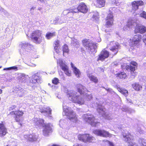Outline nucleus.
Segmentation results:
<instances>
[{
    "mask_svg": "<svg viewBox=\"0 0 146 146\" xmlns=\"http://www.w3.org/2000/svg\"><path fill=\"white\" fill-rule=\"evenodd\" d=\"M59 75L63 77L64 74L62 71H60L59 72Z\"/></svg>",
    "mask_w": 146,
    "mask_h": 146,
    "instance_id": "6e6d98bb",
    "label": "nucleus"
},
{
    "mask_svg": "<svg viewBox=\"0 0 146 146\" xmlns=\"http://www.w3.org/2000/svg\"><path fill=\"white\" fill-rule=\"evenodd\" d=\"M10 68L11 70H14L15 71L17 70H18L17 67L15 66L11 67H10Z\"/></svg>",
    "mask_w": 146,
    "mask_h": 146,
    "instance_id": "603ef678",
    "label": "nucleus"
},
{
    "mask_svg": "<svg viewBox=\"0 0 146 146\" xmlns=\"http://www.w3.org/2000/svg\"><path fill=\"white\" fill-rule=\"evenodd\" d=\"M67 95L69 100L74 103L79 104H84V99L82 97V95H77V92L74 91H69L67 92Z\"/></svg>",
    "mask_w": 146,
    "mask_h": 146,
    "instance_id": "7ed1b4c3",
    "label": "nucleus"
},
{
    "mask_svg": "<svg viewBox=\"0 0 146 146\" xmlns=\"http://www.w3.org/2000/svg\"><path fill=\"white\" fill-rule=\"evenodd\" d=\"M71 44L73 46H76V45H78L79 42L77 39L72 38V39Z\"/></svg>",
    "mask_w": 146,
    "mask_h": 146,
    "instance_id": "a19ab883",
    "label": "nucleus"
},
{
    "mask_svg": "<svg viewBox=\"0 0 146 146\" xmlns=\"http://www.w3.org/2000/svg\"><path fill=\"white\" fill-rule=\"evenodd\" d=\"M62 51L64 56H66L68 54L69 51L68 46L66 44L63 46Z\"/></svg>",
    "mask_w": 146,
    "mask_h": 146,
    "instance_id": "72a5a7b5",
    "label": "nucleus"
},
{
    "mask_svg": "<svg viewBox=\"0 0 146 146\" xmlns=\"http://www.w3.org/2000/svg\"><path fill=\"white\" fill-rule=\"evenodd\" d=\"M74 9H72L70 11H69L68 10H65L63 11L62 14L61 15L62 16H65L66 15H68V16L69 15H72L74 13V12H72L74 11Z\"/></svg>",
    "mask_w": 146,
    "mask_h": 146,
    "instance_id": "f704fd0d",
    "label": "nucleus"
},
{
    "mask_svg": "<svg viewBox=\"0 0 146 146\" xmlns=\"http://www.w3.org/2000/svg\"><path fill=\"white\" fill-rule=\"evenodd\" d=\"M141 39V36L139 34L134 35L131 39H130L129 45L132 49L138 47Z\"/></svg>",
    "mask_w": 146,
    "mask_h": 146,
    "instance_id": "6e6552de",
    "label": "nucleus"
},
{
    "mask_svg": "<svg viewBox=\"0 0 146 146\" xmlns=\"http://www.w3.org/2000/svg\"><path fill=\"white\" fill-rule=\"evenodd\" d=\"M97 111L100 115L104 116L105 114V109L104 107L101 105L102 104H100L97 103H96Z\"/></svg>",
    "mask_w": 146,
    "mask_h": 146,
    "instance_id": "bb28decb",
    "label": "nucleus"
},
{
    "mask_svg": "<svg viewBox=\"0 0 146 146\" xmlns=\"http://www.w3.org/2000/svg\"><path fill=\"white\" fill-rule=\"evenodd\" d=\"M143 146H146V143L144 142L142 143Z\"/></svg>",
    "mask_w": 146,
    "mask_h": 146,
    "instance_id": "69168bd1",
    "label": "nucleus"
},
{
    "mask_svg": "<svg viewBox=\"0 0 146 146\" xmlns=\"http://www.w3.org/2000/svg\"><path fill=\"white\" fill-rule=\"evenodd\" d=\"M88 11V9L87 6L84 3H80L78 7L75 8L72 12L74 13H76L79 11L84 13H86Z\"/></svg>",
    "mask_w": 146,
    "mask_h": 146,
    "instance_id": "2eb2a0df",
    "label": "nucleus"
},
{
    "mask_svg": "<svg viewBox=\"0 0 146 146\" xmlns=\"http://www.w3.org/2000/svg\"><path fill=\"white\" fill-rule=\"evenodd\" d=\"M38 74H35L32 76V83H41V78L37 75Z\"/></svg>",
    "mask_w": 146,
    "mask_h": 146,
    "instance_id": "cd10ccee",
    "label": "nucleus"
},
{
    "mask_svg": "<svg viewBox=\"0 0 146 146\" xmlns=\"http://www.w3.org/2000/svg\"><path fill=\"white\" fill-rule=\"evenodd\" d=\"M78 138L79 140H82L84 142H93L95 138L92 136H90L88 134H80Z\"/></svg>",
    "mask_w": 146,
    "mask_h": 146,
    "instance_id": "ddd939ff",
    "label": "nucleus"
},
{
    "mask_svg": "<svg viewBox=\"0 0 146 146\" xmlns=\"http://www.w3.org/2000/svg\"><path fill=\"white\" fill-rule=\"evenodd\" d=\"M107 142L109 144L110 146H114V144L112 142H111L110 141L107 140Z\"/></svg>",
    "mask_w": 146,
    "mask_h": 146,
    "instance_id": "864d4df0",
    "label": "nucleus"
},
{
    "mask_svg": "<svg viewBox=\"0 0 146 146\" xmlns=\"http://www.w3.org/2000/svg\"><path fill=\"white\" fill-rule=\"evenodd\" d=\"M88 76L90 81L94 82L95 83H97L98 82V80L97 77L93 75L92 74H88Z\"/></svg>",
    "mask_w": 146,
    "mask_h": 146,
    "instance_id": "473e14b6",
    "label": "nucleus"
},
{
    "mask_svg": "<svg viewBox=\"0 0 146 146\" xmlns=\"http://www.w3.org/2000/svg\"><path fill=\"white\" fill-rule=\"evenodd\" d=\"M95 134L98 136L104 137H110L111 135L108 132L104 130H96L93 131Z\"/></svg>",
    "mask_w": 146,
    "mask_h": 146,
    "instance_id": "f3484780",
    "label": "nucleus"
},
{
    "mask_svg": "<svg viewBox=\"0 0 146 146\" xmlns=\"http://www.w3.org/2000/svg\"><path fill=\"white\" fill-rule=\"evenodd\" d=\"M144 5V3L141 1H134L132 3V9L133 10L135 11L138 9L139 6Z\"/></svg>",
    "mask_w": 146,
    "mask_h": 146,
    "instance_id": "b1692460",
    "label": "nucleus"
},
{
    "mask_svg": "<svg viewBox=\"0 0 146 146\" xmlns=\"http://www.w3.org/2000/svg\"><path fill=\"white\" fill-rule=\"evenodd\" d=\"M117 77H119L120 78L125 79L127 76L126 74L124 72H122L116 74Z\"/></svg>",
    "mask_w": 146,
    "mask_h": 146,
    "instance_id": "58836bf2",
    "label": "nucleus"
},
{
    "mask_svg": "<svg viewBox=\"0 0 146 146\" xmlns=\"http://www.w3.org/2000/svg\"><path fill=\"white\" fill-rule=\"evenodd\" d=\"M98 70H100L101 72H103L104 71V68L102 67L98 68Z\"/></svg>",
    "mask_w": 146,
    "mask_h": 146,
    "instance_id": "4d7b16f0",
    "label": "nucleus"
},
{
    "mask_svg": "<svg viewBox=\"0 0 146 146\" xmlns=\"http://www.w3.org/2000/svg\"><path fill=\"white\" fill-rule=\"evenodd\" d=\"M110 49L112 52H113V55H115L118 52V49L119 47V44L114 41H111L110 42Z\"/></svg>",
    "mask_w": 146,
    "mask_h": 146,
    "instance_id": "dca6fc26",
    "label": "nucleus"
},
{
    "mask_svg": "<svg viewBox=\"0 0 146 146\" xmlns=\"http://www.w3.org/2000/svg\"><path fill=\"white\" fill-rule=\"evenodd\" d=\"M71 66L72 68L73 72L74 73L76 77L78 78L80 77V75L81 74V72L79 70L75 67L73 64L71 62Z\"/></svg>",
    "mask_w": 146,
    "mask_h": 146,
    "instance_id": "c756f323",
    "label": "nucleus"
},
{
    "mask_svg": "<svg viewBox=\"0 0 146 146\" xmlns=\"http://www.w3.org/2000/svg\"><path fill=\"white\" fill-rule=\"evenodd\" d=\"M115 87L119 92L123 94L125 96H127L128 92L127 90L122 88H120L119 86L118 85H116Z\"/></svg>",
    "mask_w": 146,
    "mask_h": 146,
    "instance_id": "c85d7f7f",
    "label": "nucleus"
},
{
    "mask_svg": "<svg viewBox=\"0 0 146 146\" xmlns=\"http://www.w3.org/2000/svg\"><path fill=\"white\" fill-rule=\"evenodd\" d=\"M77 87L78 92L80 94H83L84 97L88 99L89 100L92 98V96L91 95L88 94L86 92H89L87 90L84 86L80 84H78L77 85Z\"/></svg>",
    "mask_w": 146,
    "mask_h": 146,
    "instance_id": "9b49d317",
    "label": "nucleus"
},
{
    "mask_svg": "<svg viewBox=\"0 0 146 146\" xmlns=\"http://www.w3.org/2000/svg\"><path fill=\"white\" fill-rule=\"evenodd\" d=\"M63 111L65 115L68 117V118L71 121L76 122L77 121L76 114L70 108L67 106L64 103L63 104Z\"/></svg>",
    "mask_w": 146,
    "mask_h": 146,
    "instance_id": "20e7f679",
    "label": "nucleus"
},
{
    "mask_svg": "<svg viewBox=\"0 0 146 146\" xmlns=\"http://www.w3.org/2000/svg\"><path fill=\"white\" fill-rule=\"evenodd\" d=\"M21 88L19 86L14 87L13 88V92L15 93H18L19 92V91L20 90Z\"/></svg>",
    "mask_w": 146,
    "mask_h": 146,
    "instance_id": "c03bdc74",
    "label": "nucleus"
},
{
    "mask_svg": "<svg viewBox=\"0 0 146 146\" xmlns=\"http://www.w3.org/2000/svg\"><path fill=\"white\" fill-rule=\"evenodd\" d=\"M33 47V45L28 42H21L19 44V47L20 48L19 52L22 56H26Z\"/></svg>",
    "mask_w": 146,
    "mask_h": 146,
    "instance_id": "423d86ee",
    "label": "nucleus"
},
{
    "mask_svg": "<svg viewBox=\"0 0 146 146\" xmlns=\"http://www.w3.org/2000/svg\"><path fill=\"white\" fill-rule=\"evenodd\" d=\"M136 25V23L135 22V20L132 19L129 20L127 23V24L124 26L123 28V30L124 31H127L129 30L130 28H132L135 27V25Z\"/></svg>",
    "mask_w": 146,
    "mask_h": 146,
    "instance_id": "4be33fe9",
    "label": "nucleus"
},
{
    "mask_svg": "<svg viewBox=\"0 0 146 146\" xmlns=\"http://www.w3.org/2000/svg\"><path fill=\"white\" fill-rule=\"evenodd\" d=\"M16 107V106H13L11 108V109H13V108H15Z\"/></svg>",
    "mask_w": 146,
    "mask_h": 146,
    "instance_id": "338daca9",
    "label": "nucleus"
},
{
    "mask_svg": "<svg viewBox=\"0 0 146 146\" xmlns=\"http://www.w3.org/2000/svg\"><path fill=\"white\" fill-rule=\"evenodd\" d=\"M101 38L100 37H99L97 40V41L98 42H100L101 41Z\"/></svg>",
    "mask_w": 146,
    "mask_h": 146,
    "instance_id": "e2e57ef3",
    "label": "nucleus"
},
{
    "mask_svg": "<svg viewBox=\"0 0 146 146\" xmlns=\"http://www.w3.org/2000/svg\"><path fill=\"white\" fill-rule=\"evenodd\" d=\"M73 146H82L80 145H78V144H75Z\"/></svg>",
    "mask_w": 146,
    "mask_h": 146,
    "instance_id": "774afa93",
    "label": "nucleus"
},
{
    "mask_svg": "<svg viewBox=\"0 0 146 146\" xmlns=\"http://www.w3.org/2000/svg\"><path fill=\"white\" fill-rule=\"evenodd\" d=\"M54 49L56 52L58 53L60 51L59 49L60 48V42L58 40H57L54 42Z\"/></svg>",
    "mask_w": 146,
    "mask_h": 146,
    "instance_id": "7c9ffc66",
    "label": "nucleus"
},
{
    "mask_svg": "<svg viewBox=\"0 0 146 146\" xmlns=\"http://www.w3.org/2000/svg\"><path fill=\"white\" fill-rule=\"evenodd\" d=\"M17 79L19 82L22 84H25V85L29 86V84L31 83L29 81V76L25 74L19 73L17 74Z\"/></svg>",
    "mask_w": 146,
    "mask_h": 146,
    "instance_id": "f8f14e48",
    "label": "nucleus"
},
{
    "mask_svg": "<svg viewBox=\"0 0 146 146\" xmlns=\"http://www.w3.org/2000/svg\"><path fill=\"white\" fill-rule=\"evenodd\" d=\"M59 17H56L55 19L53 21V23L54 24H60L59 23Z\"/></svg>",
    "mask_w": 146,
    "mask_h": 146,
    "instance_id": "a18cd8bd",
    "label": "nucleus"
},
{
    "mask_svg": "<svg viewBox=\"0 0 146 146\" xmlns=\"http://www.w3.org/2000/svg\"><path fill=\"white\" fill-rule=\"evenodd\" d=\"M132 86L133 88L136 91H139L142 88V86L138 83H134Z\"/></svg>",
    "mask_w": 146,
    "mask_h": 146,
    "instance_id": "c9c22d12",
    "label": "nucleus"
},
{
    "mask_svg": "<svg viewBox=\"0 0 146 146\" xmlns=\"http://www.w3.org/2000/svg\"><path fill=\"white\" fill-rule=\"evenodd\" d=\"M109 55V52L107 50L104 49L99 55V57L98 59V61L99 60L102 61H103L105 59L108 58Z\"/></svg>",
    "mask_w": 146,
    "mask_h": 146,
    "instance_id": "412c9836",
    "label": "nucleus"
},
{
    "mask_svg": "<svg viewBox=\"0 0 146 146\" xmlns=\"http://www.w3.org/2000/svg\"><path fill=\"white\" fill-rule=\"evenodd\" d=\"M106 26L108 27H110L113 23V16L112 12H110L108 14L106 19Z\"/></svg>",
    "mask_w": 146,
    "mask_h": 146,
    "instance_id": "aec40b11",
    "label": "nucleus"
},
{
    "mask_svg": "<svg viewBox=\"0 0 146 146\" xmlns=\"http://www.w3.org/2000/svg\"><path fill=\"white\" fill-rule=\"evenodd\" d=\"M40 112L45 116L50 117H52L51 116L52 110L49 107H43L40 110Z\"/></svg>",
    "mask_w": 146,
    "mask_h": 146,
    "instance_id": "a211bd4d",
    "label": "nucleus"
},
{
    "mask_svg": "<svg viewBox=\"0 0 146 146\" xmlns=\"http://www.w3.org/2000/svg\"><path fill=\"white\" fill-rule=\"evenodd\" d=\"M38 1H39L41 3H44L45 0H37Z\"/></svg>",
    "mask_w": 146,
    "mask_h": 146,
    "instance_id": "0e129e2a",
    "label": "nucleus"
},
{
    "mask_svg": "<svg viewBox=\"0 0 146 146\" xmlns=\"http://www.w3.org/2000/svg\"><path fill=\"white\" fill-rule=\"evenodd\" d=\"M120 2L118 0H113L112 1V4H114L117 6L118 5L120 4Z\"/></svg>",
    "mask_w": 146,
    "mask_h": 146,
    "instance_id": "de8ad7c7",
    "label": "nucleus"
},
{
    "mask_svg": "<svg viewBox=\"0 0 146 146\" xmlns=\"http://www.w3.org/2000/svg\"><path fill=\"white\" fill-rule=\"evenodd\" d=\"M97 5L99 7H101L104 6L105 4V0H96Z\"/></svg>",
    "mask_w": 146,
    "mask_h": 146,
    "instance_id": "e433bc0d",
    "label": "nucleus"
},
{
    "mask_svg": "<svg viewBox=\"0 0 146 146\" xmlns=\"http://www.w3.org/2000/svg\"><path fill=\"white\" fill-rule=\"evenodd\" d=\"M36 7H31V9H30V11H32V10H33Z\"/></svg>",
    "mask_w": 146,
    "mask_h": 146,
    "instance_id": "680f3d73",
    "label": "nucleus"
},
{
    "mask_svg": "<svg viewBox=\"0 0 146 146\" xmlns=\"http://www.w3.org/2000/svg\"><path fill=\"white\" fill-rule=\"evenodd\" d=\"M66 120L61 119L59 122V125L60 127L63 128L64 125L66 124Z\"/></svg>",
    "mask_w": 146,
    "mask_h": 146,
    "instance_id": "79ce46f5",
    "label": "nucleus"
},
{
    "mask_svg": "<svg viewBox=\"0 0 146 146\" xmlns=\"http://www.w3.org/2000/svg\"><path fill=\"white\" fill-rule=\"evenodd\" d=\"M135 70V69L134 71H131H131V77L132 78H134L135 76L136 75V73L134 72V71Z\"/></svg>",
    "mask_w": 146,
    "mask_h": 146,
    "instance_id": "8fccbe9b",
    "label": "nucleus"
},
{
    "mask_svg": "<svg viewBox=\"0 0 146 146\" xmlns=\"http://www.w3.org/2000/svg\"><path fill=\"white\" fill-rule=\"evenodd\" d=\"M63 17L64 16H61L60 20L59 21L60 24H61L63 23H66V22L67 19L66 17Z\"/></svg>",
    "mask_w": 146,
    "mask_h": 146,
    "instance_id": "37998d69",
    "label": "nucleus"
},
{
    "mask_svg": "<svg viewBox=\"0 0 146 146\" xmlns=\"http://www.w3.org/2000/svg\"><path fill=\"white\" fill-rule=\"evenodd\" d=\"M106 89L109 92H111L112 91V89L110 88H108V89Z\"/></svg>",
    "mask_w": 146,
    "mask_h": 146,
    "instance_id": "052dcab7",
    "label": "nucleus"
},
{
    "mask_svg": "<svg viewBox=\"0 0 146 146\" xmlns=\"http://www.w3.org/2000/svg\"><path fill=\"white\" fill-rule=\"evenodd\" d=\"M137 131L140 134L143 133V131L139 128L137 129Z\"/></svg>",
    "mask_w": 146,
    "mask_h": 146,
    "instance_id": "5fc2aeb1",
    "label": "nucleus"
},
{
    "mask_svg": "<svg viewBox=\"0 0 146 146\" xmlns=\"http://www.w3.org/2000/svg\"><path fill=\"white\" fill-rule=\"evenodd\" d=\"M28 98L30 99H32L33 98V96L32 95H30L29 96H28Z\"/></svg>",
    "mask_w": 146,
    "mask_h": 146,
    "instance_id": "13d9d810",
    "label": "nucleus"
},
{
    "mask_svg": "<svg viewBox=\"0 0 146 146\" xmlns=\"http://www.w3.org/2000/svg\"><path fill=\"white\" fill-rule=\"evenodd\" d=\"M140 16L146 19V12L143 11L140 14Z\"/></svg>",
    "mask_w": 146,
    "mask_h": 146,
    "instance_id": "09e8293b",
    "label": "nucleus"
},
{
    "mask_svg": "<svg viewBox=\"0 0 146 146\" xmlns=\"http://www.w3.org/2000/svg\"><path fill=\"white\" fill-rule=\"evenodd\" d=\"M123 139L128 144V146H137L136 143L133 141V137L130 133L127 132H122Z\"/></svg>",
    "mask_w": 146,
    "mask_h": 146,
    "instance_id": "1a4fd4ad",
    "label": "nucleus"
},
{
    "mask_svg": "<svg viewBox=\"0 0 146 146\" xmlns=\"http://www.w3.org/2000/svg\"><path fill=\"white\" fill-rule=\"evenodd\" d=\"M55 32H48L46 33V37L48 39H50L53 36H55Z\"/></svg>",
    "mask_w": 146,
    "mask_h": 146,
    "instance_id": "4c0bfd02",
    "label": "nucleus"
},
{
    "mask_svg": "<svg viewBox=\"0 0 146 146\" xmlns=\"http://www.w3.org/2000/svg\"><path fill=\"white\" fill-rule=\"evenodd\" d=\"M52 83L53 84L57 85L59 83V80L57 78H55L52 80Z\"/></svg>",
    "mask_w": 146,
    "mask_h": 146,
    "instance_id": "49530a36",
    "label": "nucleus"
},
{
    "mask_svg": "<svg viewBox=\"0 0 146 146\" xmlns=\"http://www.w3.org/2000/svg\"><path fill=\"white\" fill-rule=\"evenodd\" d=\"M23 113L22 111H12L11 114H14L15 115V118L16 121L19 122L20 120V117L23 115Z\"/></svg>",
    "mask_w": 146,
    "mask_h": 146,
    "instance_id": "5701e85b",
    "label": "nucleus"
},
{
    "mask_svg": "<svg viewBox=\"0 0 146 146\" xmlns=\"http://www.w3.org/2000/svg\"><path fill=\"white\" fill-rule=\"evenodd\" d=\"M57 62L58 64L60 66L65 74L68 76H70L71 73L69 70L68 66L65 61L62 59H60L57 60Z\"/></svg>",
    "mask_w": 146,
    "mask_h": 146,
    "instance_id": "9d476101",
    "label": "nucleus"
},
{
    "mask_svg": "<svg viewBox=\"0 0 146 146\" xmlns=\"http://www.w3.org/2000/svg\"><path fill=\"white\" fill-rule=\"evenodd\" d=\"M3 70H11L10 67H9V68H4L3 69Z\"/></svg>",
    "mask_w": 146,
    "mask_h": 146,
    "instance_id": "bf43d9fd",
    "label": "nucleus"
},
{
    "mask_svg": "<svg viewBox=\"0 0 146 146\" xmlns=\"http://www.w3.org/2000/svg\"><path fill=\"white\" fill-rule=\"evenodd\" d=\"M7 130L4 125V123L1 122L0 123V137H3L7 133Z\"/></svg>",
    "mask_w": 146,
    "mask_h": 146,
    "instance_id": "393cba45",
    "label": "nucleus"
},
{
    "mask_svg": "<svg viewBox=\"0 0 146 146\" xmlns=\"http://www.w3.org/2000/svg\"><path fill=\"white\" fill-rule=\"evenodd\" d=\"M135 22L136 23V25L134 27H135V31L136 32L139 33H145L146 31V27L143 25L137 24V21L135 20Z\"/></svg>",
    "mask_w": 146,
    "mask_h": 146,
    "instance_id": "6ab92c4d",
    "label": "nucleus"
},
{
    "mask_svg": "<svg viewBox=\"0 0 146 146\" xmlns=\"http://www.w3.org/2000/svg\"><path fill=\"white\" fill-rule=\"evenodd\" d=\"M33 122L38 127H44L43 130V134L45 136H48L52 132V125L50 124H45L44 120L39 118L33 119Z\"/></svg>",
    "mask_w": 146,
    "mask_h": 146,
    "instance_id": "f257e3e1",
    "label": "nucleus"
},
{
    "mask_svg": "<svg viewBox=\"0 0 146 146\" xmlns=\"http://www.w3.org/2000/svg\"><path fill=\"white\" fill-rule=\"evenodd\" d=\"M99 13L97 12H95L93 15L92 17V20L96 21H97L98 20L99 18Z\"/></svg>",
    "mask_w": 146,
    "mask_h": 146,
    "instance_id": "ea45409f",
    "label": "nucleus"
},
{
    "mask_svg": "<svg viewBox=\"0 0 146 146\" xmlns=\"http://www.w3.org/2000/svg\"><path fill=\"white\" fill-rule=\"evenodd\" d=\"M84 46L86 48L90 54L95 53L96 52V48L98 47V44H94L89 39H85L83 40Z\"/></svg>",
    "mask_w": 146,
    "mask_h": 146,
    "instance_id": "39448f33",
    "label": "nucleus"
},
{
    "mask_svg": "<svg viewBox=\"0 0 146 146\" xmlns=\"http://www.w3.org/2000/svg\"><path fill=\"white\" fill-rule=\"evenodd\" d=\"M143 42L145 43V45H146V34L143 35Z\"/></svg>",
    "mask_w": 146,
    "mask_h": 146,
    "instance_id": "3c124183",
    "label": "nucleus"
},
{
    "mask_svg": "<svg viewBox=\"0 0 146 146\" xmlns=\"http://www.w3.org/2000/svg\"><path fill=\"white\" fill-rule=\"evenodd\" d=\"M38 135L35 133H33L30 135L28 137V140L31 141H36L38 138Z\"/></svg>",
    "mask_w": 146,
    "mask_h": 146,
    "instance_id": "2f4dec72",
    "label": "nucleus"
},
{
    "mask_svg": "<svg viewBox=\"0 0 146 146\" xmlns=\"http://www.w3.org/2000/svg\"><path fill=\"white\" fill-rule=\"evenodd\" d=\"M25 85H24V86H25L24 88L26 90L23 89L21 88L20 90L19 91V92H18V95L19 97H22L26 94L28 92L29 89H27V88H29V86L27 87Z\"/></svg>",
    "mask_w": 146,
    "mask_h": 146,
    "instance_id": "a878e982",
    "label": "nucleus"
},
{
    "mask_svg": "<svg viewBox=\"0 0 146 146\" xmlns=\"http://www.w3.org/2000/svg\"><path fill=\"white\" fill-rule=\"evenodd\" d=\"M83 118L84 121L87 122L92 126L96 127L99 125L100 123L92 115L86 113L83 115Z\"/></svg>",
    "mask_w": 146,
    "mask_h": 146,
    "instance_id": "0eeeda50",
    "label": "nucleus"
},
{
    "mask_svg": "<svg viewBox=\"0 0 146 146\" xmlns=\"http://www.w3.org/2000/svg\"><path fill=\"white\" fill-rule=\"evenodd\" d=\"M137 64L135 62L133 61L131 62L129 65H127L126 63L121 64V67L123 69H126L127 70L134 71L137 67Z\"/></svg>",
    "mask_w": 146,
    "mask_h": 146,
    "instance_id": "4468645a",
    "label": "nucleus"
},
{
    "mask_svg": "<svg viewBox=\"0 0 146 146\" xmlns=\"http://www.w3.org/2000/svg\"><path fill=\"white\" fill-rule=\"evenodd\" d=\"M28 30L26 33L27 36L31 38L34 42L36 44H40L44 39L42 31L36 30L33 31Z\"/></svg>",
    "mask_w": 146,
    "mask_h": 146,
    "instance_id": "f03ea898",
    "label": "nucleus"
}]
</instances>
